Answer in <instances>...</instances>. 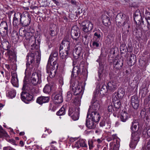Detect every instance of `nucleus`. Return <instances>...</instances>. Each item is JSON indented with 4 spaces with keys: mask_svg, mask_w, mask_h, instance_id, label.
Instances as JSON below:
<instances>
[{
    "mask_svg": "<svg viewBox=\"0 0 150 150\" xmlns=\"http://www.w3.org/2000/svg\"><path fill=\"white\" fill-rule=\"evenodd\" d=\"M35 39L34 38L33 40H29V44L31 45V49L34 50L35 54L33 53H28L26 56L27 62L26 66L28 68V66L31 64V66L36 65L38 66L40 61V56L39 50V47L36 45Z\"/></svg>",
    "mask_w": 150,
    "mask_h": 150,
    "instance_id": "nucleus-1",
    "label": "nucleus"
},
{
    "mask_svg": "<svg viewBox=\"0 0 150 150\" xmlns=\"http://www.w3.org/2000/svg\"><path fill=\"white\" fill-rule=\"evenodd\" d=\"M30 16L27 12H23L22 14L17 12L14 14L13 24L15 26L20 23L23 26H27L30 24Z\"/></svg>",
    "mask_w": 150,
    "mask_h": 150,
    "instance_id": "nucleus-2",
    "label": "nucleus"
},
{
    "mask_svg": "<svg viewBox=\"0 0 150 150\" xmlns=\"http://www.w3.org/2000/svg\"><path fill=\"white\" fill-rule=\"evenodd\" d=\"M116 23H120L124 22L122 23V26L126 28H129L130 21L128 17H127L125 15L122 13L118 14L116 18Z\"/></svg>",
    "mask_w": 150,
    "mask_h": 150,
    "instance_id": "nucleus-3",
    "label": "nucleus"
},
{
    "mask_svg": "<svg viewBox=\"0 0 150 150\" xmlns=\"http://www.w3.org/2000/svg\"><path fill=\"white\" fill-rule=\"evenodd\" d=\"M54 61L53 62L52 64H51V62L52 60H48L47 64V72L49 74L50 76L53 77L55 75L58 64L56 62L57 60H54Z\"/></svg>",
    "mask_w": 150,
    "mask_h": 150,
    "instance_id": "nucleus-4",
    "label": "nucleus"
},
{
    "mask_svg": "<svg viewBox=\"0 0 150 150\" xmlns=\"http://www.w3.org/2000/svg\"><path fill=\"white\" fill-rule=\"evenodd\" d=\"M80 108L78 106L70 108L69 110V115L71 116L74 120H76L79 118Z\"/></svg>",
    "mask_w": 150,
    "mask_h": 150,
    "instance_id": "nucleus-5",
    "label": "nucleus"
},
{
    "mask_svg": "<svg viewBox=\"0 0 150 150\" xmlns=\"http://www.w3.org/2000/svg\"><path fill=\"white\" fill-rule=\"evenodd\" d=\"M79 42H77V43L75 46V49L73 53L74 57L76 59H78L83 54L82 44Z\"/></svg>",
    "mask_w": 150,
    "mask_h": 150,
    "instance_id": "nucleus-6",
    "label": "nucleus"
},
{
    "mask_svg": "<svg viewBox=\"0 0 150 150\" xmlns=\"http://www.w3.org/2000/svg\"><path fill=\"white\" fill-rule=\"evenodd\" d=\"M30 83L36 86L41 82V75L36 72L33 73L30 78Z\"/></svg>",
    "mask_w": 150,
    "mask_h": 150,
    "instance_id": "nucleus-7",
    "label": "nucleus"
},
{
    "mask_svg": "<svg viewBox=\"0 0 150 150\" xmlns=\"http://www.w3.org/2000/svg\"><path fill=\"white\" fill-rule=\"evenodd\" d=\"M71 34L72 38L75 40L76 42L80 41V30L77 26H75L72 27Z\"/></svg>",
    "mask_w": 150,
    "mask_h": 150,
    "instance_id": "nucleus-8",
    "label": "nucleus"
},
{
    "mask_svg": "<svg viewBox=\"0 0 150 150\" xmlns=\"http://www.w3.org/2000/svg\"><path fill=\"white\" fill-rule=\"evenodd\" d=\"M59 48V55L61 57L60 63L62 66H64L66 63V59L68 54L69 50L64 49V50Z\"/></svg>",
    "mask_w": 150,
    "mask_h": 150,
    "instance_id": "nucleus-9",
    "label": "nucleus"
},
{
    "mask_svg": "<svg viewBox=\"0 0 150 150\" xmlns=\"http://www.w3.org/2000/svg\"><path fill=\"white\" fill-rule=\"evenodd\" d=\"M81 25L82 27V30L86 33H88L93 28V24L88 21L83 22Z\"/></svg>",
    "mask_w": 150,
    "mask_h": 150,
    "instance_id": "nucleus-10",
    "label": "nucleus"
},
{
    "mask_svg": "<svg viewBox=\"0 0 150 150\" xmlns=\"http://www.w3.org/2000/svg\"><path fill=\"white\" fill-rule=\"evenodd\" d=\"M21 98L22 100L26 103L33 100V97L31 95L25 92H22L21 94Z\"/></svg>",
    "mask_w": 150,
    "mask_h": 150,
    "instance_id": "nucleus-11",
    "label": "nucleus"
},
{
    "mask_svg": "<svg viewBox=\"0 0 150 150\" xmlns=\"http://www.w3.org/2000/svg\"><path fill=\"white\" fill-rule=\"evenodd\" d=\"M90 110V109L89 108L87 115V118L91 119L95 121L96 122H98L100 118V117L98 113L96 111H92L91 112V113L90 114L89 113Z\"/></svg>",
    "mask_w": 150,
    "mask_h": 150,
    "instance_id": "nucleus-12",
    "label": "nucleus"
},
{
    "mask_svg": "<svg viewBox=\"0 0 150 150\" xmlns=\"http://www.w3.org/2000/svg\"><path fill=\"white\" fill-rule=\"evenodd\" d=\"M6 96L10 98H14L16 95V92L15 90L11 88L8 85L6 88Z\"/></svg>",
    "mask_w": 150,
    "mask_h": 150,
    "instance_id": "nucleus-13",
    "label": "nucleus"
},
{
    "mask_svg": "<svg viewBox=\"0 0 150 150\" xmlns=\"http://www.w3.org/2000/svg\"><path fill=\"white\" fill-rule=\"evenodd\" d=\"M113 102L115 112L114 113V116L115 117H118L120 112V100H118Z\"/></svg>",
    "mask_w": 150,
    "mask_h": 150,
    "instance_id": "nucleus-14",
    "label": "nucleus"
},
{
    "mask_svg": "<svg viewBox=\"0 0 150 150\" xmlns=\"http://www.w3.org/2000/svg\"><path fill=\"white\" fill-rule=\"evenodd\" d=\"M91 108L93 110V111H97L99 110L100 103V102L99 101L96 100L94 97L91 102Z\"/></svg>",
    "mask_w": 150,
    "mask_h": 150,
    "instance_id": "nucleus-15",
    "label": "nucleus"
},
{
    "mask_svg": "<svg viewBox=\"0 0 150 150\" xmlns=\"http://www.w3.org/2000/svg\"><path fill=\"white\" fill-rule=\"evenodd\" d=\"M70 40L68 38H64L61 43L59 48L63 49L69 50Z\"/></svg>",
    "mask_w": 150,
    "mask_h": 150,
    "instance_id": "nucleus-16",
    "label": "nucleus"
},
{
    "mask_svg": "<svg viewBox=\"0 0 150 150\" xmlns=\"http://www.w3.org/2000/svg\"><path fill=\"white\" fill-rule=\"evenodd\" d=\"M111 122L110 120L107 119L105 120L101 121L100 123V127H103L106 129H110L111 127Z\"/></svg>",
    "mask_w": 150,
    "mask_h": 150,
    "instance_id": "nucleus-17",
    "label": "nucleus"
},
{
    "mask_svg": "<svg viewBox=\"0 0 150 150\" xmlns=\"http://www.w3.org/2000/svg\"><path fill=\"white\" fill-rule=\"evenodd\" d=\"M74 63L75 62H74L73 64L74 67L72 72V78L73 77L74 78L76 77L81 72V70L79 65H76V66H74V65H75Z\"/></svg>",
    "mask_w": 150,
    "mask_h": 150,
    "instance_id": "nucleus-18",
    "label": "nucleus"
},
{
    "mask_svg": "<svg viewBox=\"0 0 150 150\" xmlns=\"http://www.w3.org/2000/svg\"><path fill=\"white\" fill-rule=\"evenodd\" d=\"M131 103L134 109H137L138 108L139 106V101L137 96H133L132 97Z\"/></svg>",
    "mask_w": 150,
    "mask_h": 150,
    "instance_id": "nucleus-19",
    "label": "nucleus"
},
{
    "mask_svg": "<svg viewBox=\"0 0 150 150\" xmlns=\"http://www.w3.org/2000/svg\"><path fill=\"white\" fill-rule=\"evenodd\" d=\"M94 121L89 118L86 121V126L89 129H94L96 127V124Z\"/></svg>",
    "mask_w": 150,
    "mask_h": 150,
    "instance_id": "nucleus-20",
    "label": "nucleus"
},
{
    "mask_svg": "<svg viewBox=\"0 0 150 150\" xmlns=\"http://www.w3.org/2000/svg\"><path fill=\"white\" fill-rule=\"evenodd\" d=\"M54 102L56 104H59L62 103L63 101L62 93L59 92L56 94L54 98Z\"/></svg>",
    "mask_w": 150,
    "mask_h": 150,
    "instance_id": "nucleus-21",
    "label": "nucleus"
},
{
    "mask_svg": "<svg viewBox=\"0 0 150 150\" xmlns=\"http://www.w3.org/2000/svg\"><path fill=\"white\" fill-rule=\"evenodd\" d=\"M49 101V98L47 96H41L38 98L37 102L40 104L41 105L43 103H47Z\"/></svg>",
    "mask_w": 150,
    "mask_h": 150,
    "instance_id": "nucleus-22",
    "label": "nucleus"
},
{
    "mask_svg": "<svg viewBox=\"0 0 150 150\" xmlns=\"http://www.w3.org/2000/svg\"><path fill=\"white\" fill-rule=\"evenodd\" d=\"M110 150H118L120 146V143L118 140H116V142H111L110 143Z\"/></svg>",
    "mask_w": 150,
    "mask_h": 150,
    "instance_id": "nucleus-23",
    "label": "nucleus"
},
{
    "mask_svg": "<svg viewBox=\"0 0 150 150\" xmlns=\"http://www.w3.org/2000/svg\"><path fill=\"white\" fill-rule=\"evenodd\" d=\"M1 29L2 30L3 29L4 30V31H3L4 35L5 36L7 35L8 28L6 22L5 21H1Z\"/></svg>",
    "mask_w": 150,
    "mask_h": 150,
    "instance_id": "nucleus-24",
    "label": "nucleus"
},
{
    "mask_svg": "<svg viewBox=\"0 0 150 150\" xmlns=\"http://www.w3.org/2000/svg\"><path fill=\"white\" fill-rule=\"evenodd\" d=\"M102 22L106 26L108 27L111 25V21L110 18L106 15H104L102 18Z\"/></svg>",
    "mask_w": 150,
    "mask_h": 150,
    "instance_id": "nucleus-25",
    "label": "nucleus"
},
{
    "mask_svg": "<svg viewBox=\"0 0 150 150\" xmlns=\"http://www.w3.org/2000/svg\"><path fill=\"white\" fill-rule=\"evenodd\" d=\"M107 87L108 90L112 91L116 89L117 86L115 82L111 81L108 83Z\"/></svg>",
    "mask_w": 150,
    "mask_h": 150,
    "instance_id": "nucleus-26",
    "label": "nucleus"
},
{
    "mask_svg": "<svg viewBox=\"0 0 150 150\" xmlns=\"http://www.w3.org/2000/svg\"><path fill=\"white\" fill-rule=\"evenodd\" d=\"M2 39L3 40H1L2 47L4 49L7 50L10 47L9 43L6 40H4L3 37Z\"/></svg>",
    "mask_w": 150,
    "mask_h": 150,
    "instance_id": "nucleus-27",
    "label": "nucleus"
},
{
    "mask_svg": "<svg viewBox=\"0 0 150 150\" xmlns=\"http://www.w3.org/2000/svg\"><path fill=\"white\" fill-rule=\"evenodd\" d=\"M120 119L123 122H125L129 117L128 114L125 111H122L121 114Z\"/></svg>",
    "mask_w": 150,
    "mask_h": 150,
    "instance_id": "nucleus-28",
    "label": "nucleus"
},
{
    "mask_svg": "<svg viewBox=\"0 0 150 150\" xmlns=\"http://www.w3.org/2000/svg\"><path fill=\"white\" fill-rule=\"evenodd\" d=\"M58 55V54L57 51H54L52 52L50 55L48 60H49V61L52 60V61H53L54 60H57Z\"/></svg>",
    "mask_w": 150,
    "mask_h": 150,
    "instance_id": "nucleus-29",
    "label": "nucleus"
},
{
    "mask_svg": "<svg viewBox=\"0 0 150 150\" xmlns=\"http://www.w3.org/2000/svg\"><path fill=\"white\" fill-rule=\"evenodd\" d=\"M140 136L139 134L137 132H132V139L134 142H138L139 140Z\"/></svg>",
    "mask_w": 150,
    "mask_h": 150,
    "instance_id": "nucleus-30",
    "label": "nucleus"
},
{
    "mask_svg": "<svg viewBox=\"0 0 150 150\" xmlns=\"http://www.w3.org/2000/svg\"><path fill=\"white\" fill-rule=\"evenodd\" d=\"M122 65V63L118 60H116L114 62V67L117 69H121Z\"/></svg>",
    "mask_w": 150,
    "mask_h": 150,
    "instance_id": "nucleus-31",
    "label": "nucleus"
},
{
    "mask_svg": "<svg viewBox=\"0 0 150 150\" xmlns=\"http://www.w3.org/2000/svg\"><path fill=\"white\" fill-rule=\"evenodd\" d=\"M100 93L103 94H105L108 90L106 85L103 84H101L100 86Z\"/></svg>",
    "mask_w": 150,
    "mask_h": 150,
    "instance_id": "nucleus-32",
    "label": "nucleus"
},
{
    "mask_svg": "<svg viewBox=\"0 0 150 150\" xmlns=\"http://www.w3.org/2000/svg\"><path fill=\"white\" fill-rule=\"evenodd\" d=\"M8 53L9 59L10 60L12 61L13 60L15 59L16 55L14 51L10 50H8Z\"/></svg>",
    "mask_w": 150,
    "mask_h": 150,
    "instance_id": "nucleus-33",
    "label": "nucleus"
},
{
    "mask_svg": "<svg viewBox=\"0 0 150 150\" xmlns=\"http://www.w3.org/2000/svg\"><path fill=\"white\" fill-rule=\"evenodd\" d=\"M19 33L20 36L22 37H25L29 35V33H26L25 28H22L20 29L19 30Z\"/></svg>",
    "mask_w": 150,
    "mask_h": 150,
    "instance_id": "nucleus-34",
    "label": "nucleus"
},
{
    "mask_svg": "<svg viewBox=\"0 0 150 150\" xmlns=\"http://www.w3.org/2000/svg\"><path fill=\"white\" fill-rule=\"evenodd\" d=\"M117 95H118V96L122 98L125 94V91L124 89L122 88H119L118 89Z\"/></svg>",
    "mask_w": 150,
    "mask_h": 150,
    "instance_id": "nucleus-35",
    "label": "nucleus"
},
{
    "mask_svg": "<svg viewBox=\"0 0 150 150\" xmlns=\"http://www.w3.org/2000/svg\"><path fill=\"white\" fill-rule=\"evenodd\" d=\"M138 125V123L137 122H132V125L131 127V129L132 130L133 132H137L138 130V129L137 128V125Z\"/></svg>",
    "mask_w": 150,
    "mask_h": 150,
    "instance_id": "nucleus-36",
    "label": "nucleus"
},
{
    "mask_svg": "<svg viewBox=\"0 0 150 150\" xmlns=\"http://www.w3.org/2000/svg\"><path fill=\"white\" fill-rule=\"evenodd\" d=\"M80 146L81 147L86 148L88 147L85 140L83 139H80L79 140V143Z\"/></svg>",
    "mask_w": 150,
    "mask_h": 150,
    "instance_id": "nucleus-37",
    "label": "nucleus"
},
{
    "mask_svg": "<svg viewBox=\"0 0 150 150\" xmlns=\"http://www.w3.org/2000/svg\"><path fill=\"white\" fill-rule=\"evenodd\" d=\"M66 110L65 108L62 107L57 112V115L59 116L64 115L65 114Z\"/></svg>",
    "mask_w": 150,
    "mask_h": 150,
    "instance_id": "nucleus-38",
    "label": "nucleus"
},
{
    "mask_svg": "<svg viewBox=\"0 0 150 150\" xmlns=\"http://www.w3.org/2000/svg\"><path fill=\"white\" fill-rule=\"evenodd\" d=\"M78 85H79L78 81H76L75 82H73L71 83L70 88L73 91L75 90L76 88H77Z\"/></svg>",
    "mask_w": 150,
    "mask_h": 150,
    "instance_id": "nucleus-39",
    "label": "nucleus"
},
{
    "mask_svg": "<svg viewBox=\"0 0 150 150\" xmlns=\"http://www.w3.org/2000/svg\"><path fill=\"white\" fill-rule=\"evenodd\" d=\"M108 111L111 113H113L114 115V112H115V108L114 107L113 105L112 104H110L108 108Z\"/></svg>",
    "mask_w": 150,
    "mask_h": 150,
    "instance_id": "nucleus-40",
    "label": "nucleus"
},
{
    "mask_svg": "<svg viewBox=\"0 0 150 150\" xmlns=\"http://www.w3.org/2000/svg\"><path fill=\"white\" fill-rule=\"evenodd\" d=\"M106 75L105 74V71L103 69H100L98 72V76L100 79H101L103 77H104Z\"/></svg>",
    "mask_w": 150,
    "mask_h": 150,
    "instance_id": "nucleus-41",
    "label": "nucleus"
},
{
    "mask_svg": "<svg viewBox=\"0 0 150 150\" xmlns=\"http://www.w3.org/2000/svg\"><path fill=\"white\" fill-rule=\"evenodd\" d=\"M51 91V87L50 86L48 85H46L43 89L44 92L46 93H49Z\"/></svg>",
    "mask_w": 150,
    "mask_h": 150,
    "instance_id": "nucleus-42",
    "label": "nucleus"
},
{
    "mask_svg": "<svg viewBox=\"0 0 150 150\" xmlns=\"http://www.w3.org/2000/svg\"><path fill=\"white\" fill-rule=\"evenodd\" d=\"M11 82L13 85L15 87H18V78L12 79Z\"/></svg>",
    "mask_w": 150,
    "mask_h": 150,
    "instance_id": "nucleus-43",
    "label": "nucleus"
},
{
    "mask_svg": "<svg viewBox=\"0 0 150 150\" xmlns=\"http://www.w3.org/2000/svg\"><path fill=\"white\" fill-rule=\"evenodd\" d=\"M1 137L8 138L9 137L7 133L5 131H4L2 127L1 126Z\"/></svg>",
    "mask_w": 150,
    "mask_h": 150,
    "instance_id": "nucleus-44",
    "label": "nucleus"
},
{
    "mask_svg": "<svg viewBox=\"0 0 150 150\" xmlns=\"http://www.w3.org/2000/svg\"><path fill=\"white\" fill-rule=\"evenodd\" d=\"M75 90H73V92L76 95H77L80 93L82 91V89L81 88V86L79 85H78L77 88H76Z\"/></svg>",
    "mask_w": 150,
    "mask_h": 150,
    "instance_id": "nucleus-45",
    "label": "nucleus"
},
{
    "mask_svg": "<svg viewBox=\"0 0 150 150\" xmlns=\"http://www.w3.org/2000/svg\"><path fill=\"white\" fill-rule=\"evenodd\" d=\"M137 143V142H134L132 139L129 144L130 147L132 149H134Z\"/></svg>",
    "mask_w": 150,
    "mask_h": 150,
    "instance_id": "nucleus-46",
    "label": "nucleus"
},
{
    "mask_svg": "<svg viewBox=\"0 0 150 150\" xmlns=\"http://www.w3.org/2000/svg\"><path fill=\"white\" fill-rule=\"evenodd\" d=\"M129 60L131 63L133 62L134 63L136 61V56L134 54H131Z\"/></svg>",
    "mask_w": 150,
    "mask_h": 150,
    "instance_id": "nucleus-47",
    "label": "nucleus"
},
{
    "mask_svg": "<svg viewBox=\"0 0 150 150\" xmlns=\"http://www.w3.org/2000/svg\"><path fill=\"white\" fill-rule=\"evenodd\" d=\"M72 96V94L70 92H68L66 96V101H70L71 99Z\"/></svg>",
    "mask_w": 150,
    "mask_h": 150,
    "instance_id": "nucleus-48",
    "label": "nucleus"
},
{
    "mask_svg": "<svg viewBox=\"0 0 150 150\" xmlns=\"http://www.w3.org/2000/svg\"><path fill=\"white\" fill-rule=\"evenodd\" d=\"M50 34L52 36H54L56 35L55 31V28H50Z\"/></svg>",
    "mask_w": 150,
    "mask_h": 150,
    "instance_id": "nucleus-49",
    "label": "nucleus"
},
{
    "mask_svg": "<svg viewBox=\"0 0 150 150\" xmlns=\"http://www.w3.org/2000/svg\"><path fill=\"white\" fill-rule=\"evenodd\" d=\"M120 98H120L118 96V95H117V93H115L113 96L112 100L113 102H114L116 100H120Z\"/></svg>",
    "mask_w": 150,
    "mask_h": 150,
    "instance_id": "nucleus-50",
    "label": "nucleus"
},
{
    "mask_svg": "<svg viewBox=\"0 0 150 150\" xmlns=\"http://www.w3.org/2000/svg\"><path fill=\"white\" fill-rule=\"evenodd\" d=\"M142 150H150V139L148 142L145 148H143Z\"/></svg>",
    "mask_w": 150,
    "mask_h": 150,
    "instance_id": "nucleus-51",
    "label": "nucleus"
},
{
    "mask_svg": "<svg viewBox=\"0 0 150 150\" xmlns=\"http://www.w3.org/2000/svg\"><path fill=\"white\" fill-rule=\"evenodd\" d=\"M147 23V27L149 30H150V17L148 16L145 18Z\"/></svg>",
    "mask_w": 150,
    "mask_h": 150,
    "instance_id": "nucleus-52",
    "label": "nucleus"
},
{
    "mask_svg": "<svg viewBox=\"0 0 150 150\" xmlns=\"http://www.w3.org/2000/svg\"><path fill=\"white\" fill-rule=\"evenodd\" d=\"M99 43L96 41H94L92 43L93 47L94 49H96L99 47Z\"/></svg>",
    "mask_w": 150,
    "mask_h": 150,
    "instance_id": "nucleus-53",
    "label": "nucleus"
},
{
    "mask_svg": "<svg viewBox=\"0 0 150 150\" xmlns=\"http://www.w3.org/2000/svg\"><path fill=\"white\" fill-rule=\"evenodd\" d=\"M88 145L90 149H91L93 147V143L91 140H89L88 141Z\"/></svg>",
    "mask_w": 150,
    "mask_h": 150,
    "instance_id": "nucleus-54",
    "label": "nucleus"
},
{
    "mask_svg": "<svg viewBox=\"0 0 150 150\" xmlns=\"http://www.w3.org/2000/svg\"><path fill=\"white\" fill-rule=\"evenodd\" d=\"M127 47L125 46V45H122L120 48V50L121 51L125 52L126 51V48Z\"/></svg>",
    "mask_w": 150,
    "mask_h": 150,
    "instance_id": "nucleus-55",
    "label": "nucleus"
},
{
    "mask_svg": "<svg viewBox=\"0 0 150 150\" xmlns=\"http://www.w3.org/2000/svg\"><path fill=\"white\" fill-rule=\"evenodd\" d=\"M12 79L18 78L17 74L15 71H13L11 72Z\"/></svg>",
    "mask_w": 150,
    "mask_h": 150,
    "instance_id": "nucleus-56",
    "label": "nucleus"
},
{
    "mask_svg": "<svg viewBox=\"0 0 150 150\" xmlns=\"http://www.w3.org/2000/svg\"><path fill=\"white\" fill-rule=\"evenodd\" d=\"M79 140L77 141L76 142L74 145V147L76 148L77 149H79L80 147L79 144Z\"/></svg>",
    "mask_w": 150,
    "mask_h": 150,
    "instance_id": "nucleus-57",
    "label": "nucleus"
},
{
    "mask_svg": "<svg viewBox=\"0 0 150 150\" xmlns=\"http://www.w3.org/2000/svg\"><path fill=\"white\" fill-rule=\"evenodd\" d=\"M116 136L115 135H112V137H108L107 139V140L108 141H110L111 140H112V139H115V137H116Z\"/></svg>",
    "mask_w": 150,
    "mask_h": 150,
    "instance_id": "nucleus-58",
    "label": "nucleus"
},
{
    "mask_svg": "<svg viewBox=\"0 0 150 150\" xmlns=\"http://www.w3.org/2000/svg\"><path fill=\"white\" fill-rule=\"evenodd\" d=\"M142 18L141 16H135L134 17V21L136 22V20L138 21H140V19Z\"/></svg>",
    "mask_w": 150,
    "mask_h": 150,
    "instance_id": "nucleus-59",
    "label": "nucleus"
},
{
    "mask_svg": "<svg viewBox=\"0 0 150 150\" xmlns=\"http://www.w3.org/2000/svg\"><path fill=\"white\" fill-rule=\"evenodd\" d=\"M94 36L97 37L98 38H99L100 37V33L99 32H96L94 34Z\"/></svg>",
    "mask_w": 150,
    "mask_h": 150,
    "instance_id": "nucleus-60",
    "label": "nucleus"
},
{
    "mask_svg": "<svg viewBox=\"0 0 150 150\" xmlns=\"http://www.w3.org/2000/svg\"><path fill=\"white\" fill-rule=\"evenodd\" d=\"M8 141L10 142L13 145H16L15 141V140L13 139H9Z\"/></svg>",
    "mask_w": 150,
    "mask_h": 150,
    "instance_id": "nucleus-61",
    "label": "nucleus"
},
{
    "mask_svg": "<svg viewBox=\"0 0 150 150\" xmlns=\"http://www.w3.org/2000/svg\"><path fill=\"white\" fill-rule=\"evenodd\" d=\"M3 150H15L13 148L9 147H4L3 149Z\"/></svg>",
    "mask_w": 150,
    "mask_h": 150,
    "instance_id": "nucleus-62",
    "label": "nucleus"
},
{
    "mask_svg": "<svg viewBox=\"0 0 150 150\" xmlns=\"http://www.w3.org/2000/svg\"><path fill=\"white\" fill-rule=\"evenodd\" d=\"M23 81V87L22 88V89L23 90H25L26 89V83L25 82V79H24Z\"/></svg>",
    "mask_w": 150,
    "mask_h": 150,
    "instance_id": "nucleus-63",
    "label": "nucleus"
},
{
    "mask_svg": "<svg viewBox=\"0 0 150 150\" xmlns=\"http://www.w3.org/2000/svg\"><path fill=\"white\" fill-rule=\"evenodd\" d=\"M52 1L57 6H59V5L60 4L58 1H56V0H52Z\"/></svg>",
    "mask_w": 150,
    "mask_h": 150,
    "instance_id": "nucleus-64",
    "label": "nucleus"
}]
</instances>
